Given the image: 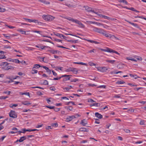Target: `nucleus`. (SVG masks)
Instances as JSON below:
<instances>
[{"label": "nucleus", "instance_id": "f257e3e1", "mask_svg": "<svg viewBox=\"0 0 146 146\" xmlns=\"http://www.w3.org/2000/svg\"><path fill=\"white\" fill-rule=\"evenodd\" d=\"M9 64L6 62H2L1 63L2 65L4 66L3 68L5 70H13L14 67L11 66H8Z\"/></svg>", "mask_w": 146, "mask_h": 146}, {"label": "nucleus", "instance_id": "f03ea898", "mask_svg": "<svg viewBox=\"0 0 146 146\" xmlns=\"http://www.w3.org/2000/svg\"><path fill=\"white\" fill-rule=\"evenodd\" d=\"M69 21L78 24L79 25V27H80L83 28L84 27V25L80 21L77 19H74L71 18L69 19Z\"/></svg>", "mask_w": 146, "mask_h": 146}, {"label": "nucleus", "instance_id": "7ed1b4c3", "mask_svg": "<svg viewBox=\"0 0 146 146\" xmlns=\"http://www.w3.org/2000/svg\"><path fill=\"white\" fill-rule=\"evenodd\" d=\"M101 50L105 52H107L110 53H115L119 55L120 54L118 53L117 52L108 48H106L105 49L101 48Z\"/></svg>", "mask_w": 146, "mask_h": 146}, {"label": "nucleus", "instance_id": "20e7f679", "mask_svg": "<svg viewBox=\"0 0 146 146\" xmlns=\"http://www.w3.org/2000/svg\"><path fill=\"white\" fill-rule=\"evenodd\" d=\"M43 18L46 21H50L53 20L54 17L50 15H45L42 16Z\"/></svg>", "mask_w": 146, "mask_h": 146}, {"label": "nucleus", "instance_id": "39448f33", "mask_svg": "<svg viewBox=\"0 0 146 146\" xmlns=\"http://www.w3.org/2000/svg\"><path fill=\"white\" fill-rule=\"evenodd\" d=\"M9 114V116L13 118H15L17 117V114L15 111L11 110Z\"/></svg>", "mask_w": 146, "mask_h": 146}, {"label": "nucleus", "instance_id": "423d86ee", "mask_svg": "<svg viewBox=\"0 0 146 146\" xmlns=\"http://www.w3.org/2000/svg\"><path fill=\"white\" fill-rule=\"evenodd\" d=\"M101 34H102L104 36L107 37H111L114 36V35H111L103 30H101Z\"/></svg>", "mask_w": 146, "mask_h": 146}, {"label": "nucleus", "instance_id": "0eeeda50", "mask_svg": "<svg viewBox=\"0 0 146 146\" xmlns=\"http://www.w3.org/2000/svg\"><path fill=\"white\" fill-rule=\"evenodd\" d=\"M76 117L74 116V115L68 116L66 119V121L67 122H69L71 121L73 119L76 118Z\"/></svg>", "mask_w": 146, "mask_h": 146}, {"label": "nucleus", "instance_id": "6e6552de", "mask_svg": "<svg viewBox=\"0 0 146 146\" xmlns=\"http://www.w3.org/2000/svg\"><path fill=\"white\" fill-rule=\"evenodd\" d=\"M125 21L127 22L128 23H129V24H131V25L134 26L136 27L137 28H138V29H141L137 25V24H136V23H132L131 22L128 21H127V20L126 19H125Z\"/></svg>", "mask_w": 146, "mask_h": 146}, {"label": "nucleus", "instance_id": "1a4fd4ad", "mask_svg": "<svg viewBox=\"0 0 146 146\" xmlns=\"http://www.w3.org/2000/svg\"><path fill=\"white\" fill-rule=\"evenodd\" d=\"M35 46L36 48H40L42 50H44L45 49V48H50V47L48 46H38V45H36Z\"/></svg>", "mask_w": 146, "mask_h": 146}, {"label": "nucleus", "instance_id": "9d476101", "mask_svg": "<svg viewBox=\"0 0 146 146\" xmlns=\"http://www.w3.org/2000/svg\"><path fill=\"white\" fill-rule=\"evenodd\" d=\"M70 76L69 75H62L60 77H57L55 78H54L53 79H52L53 80H58L60 79V78H61L62 77H65V76Z\"/></svg>", "mask_w": 146, "mask_h": 146}, {"label": "nucleus", "instance_id": "9b49d317", "mask_svg": "<svg viewBox=\"0 0 146 146\" xmlns=\"http://www.w3.org/2000/svg\"><path fill=\"white\" fill-rule=\"evenodd\" d=\"M85 9L86 10H87L88 11H92V12L94 13L97 14V13H95L94 10H92V8L89 7L88 6L85 7Z\"/></svg>", "mask_w": 146, "mask_h": 146}, {"label": "nucleus", "instance_id": "f8f14e48", "mask_svg": "<svg viewBox=\"0 0 146 146\" xmlns=\"http://www.w3.org/2000/svg\"><path fill=\"white\" fill-rule=\"evenodd\" d=\"M108 69L106 67H101V72H107Z\"/></svg>", "mask_w": 146, "mask_h": 146}, {"label": "nucleus", "instance_id": "ddd939ff", "mask_svg": "<svg viewBox=\"0 0 146 146\" xmlns=\"http://www.w3.org/2000/svg\"><path fill=\"white\" fill-rule=\"evenodd\" d=\"M74 74H77L78 71L77 68H74L72 67L71 71Z\"/></svg>", "mask_w": 146, "mask_h": 146}, {"label": "nucleus", "instance_id": "4468645a", "mask_svg": "<svg viewBox=\"0 0 146 146\" xmlns=\"http://www.w3.org/2000/svg\"><path fill=\"white\" fill-rule=\"evenodd\" d=\"M54 35L56 36H58L61 38H62V37H63V38H64V37H66V36H64L63 35L58 33H55Z\"/></svg>", "mask_w": 146, "mask_h": 146}, {"label": "nucleus", "instance_id": "2eb2a0df", "mask_svg": "<svg viewBox=\"0 0 146 146\" xmlns=\"http://www.w3.org/2000/svg\"><path fill=\"white\" fill-rule=\"evenodd\" d=\"M27 137L25 136H23L21 137L19 140V142H23L24 140L26 139Z\"/></svg>", "mask_w": 146, "mask_h": 146}, {"label": "nucleus", "instance_id": "dca6fc26", "mask_svg": "<svg viewBox=\"0 0 146 146\" xmlns=\"http://www.w3.org/2000/svg\"><path fill=\"white\" fill-rule=\"evenodd\" d=\"M80 124L82 125L83 126H85L87 124V122L85 119L81 121Z\"/></svg>", "mask_w": 146, "mask_h": 146}, {"label": "nucleus", "instance_id": "f3484780", "mask_svg": "<svg viewBox=\"0 0 146 146\" xmlns=\"http://www.w3.org/2000/svg\"><path fill=\"white\" fill-rule=\"evenodd\" d=\"M79 131H84L87 132L88 130V129H86V128L85 127H82L79 129Z\"/></svg>", "mask_w": 146, "mask_h": 146}, {"label": "nucleus", "instance_id": "a211bd4d", "mask_svg": "<svg viewBox=\"0 0 146 146\" xmlns=\"http://www.w3.org/2000/svg\"><path fill=\"white\" fill-rule=\"evenodd\" d=\"M34 68H33V67L32 68L31 72V73L32 74H36V73H37L38 72V71L37 70L34 69Z\"/></svg>", "mask_w": 146, "mask_h": 146}, {"label": "nucleus", "instance_id": "6ab92c4d", "mask_svg": "<svg viewBox=\"0 0 146 146\" xmlns=\"http://www.w3.org/2000/svg\"><path fill=\"white\" fill-rule=\"evenodd\" d=\"M42 67V66H40L39 64H35L34 65V67H33V68H38L39 67Z\"/></svg>", "mask_w": 146, "mask_h": 146}, {"label": "nucleus", "instance_id": "aec40b11", "mask_svg": "<svg viewBox=\"0 0 146 146\" xmlns=\"http://www.w3.org/2000/svg\"><path fill=\"white\" fill-rule=\"evenodd\" d=\"M65 108L67 110H69L70 111H72L73 108L72 106H66L65 107Z\"/></svg>", "mask_w": 146, "mask_h": 146}, {"label": "nucleus", "instance_id": "412c9836", "mask_svg": "<svg viewBox=\"0 0 146 146\" xmlns=\"http://www.w3.org/2000/svg\"><path fill=\"white\" fill-rule=\"evenodd\" d=\"M127 59L128 60H131L133 61H136V60L131 57H128L127 58Z\"/></svg>", "mask_w": 146, "mask_h": 146}, {"label": "nucleus", "instance_id": "4be33fe9", "mask_svg": "<svg viewBox=\"0 0 146 146\" xmlns=\"http://www.w3.org/2000/svg\"><path fill=\"white\" fill-rule=\"evenodd\" d=\"M22 104L25 105H30L31 104L30 103H29V102L27 101L23 102H22Z\"/></svg>", "mask_w": 146, "mask_h": 146}, {"label": "nucleus", "instance_id": "5701e85b", "mask_svg": "<svg viewBox=\"0 0 146 146\" xmlns=\"http://www.w3.org/2000/svg\"><path fill=\"white\" fill-rule=\"evenodd\" d=\"M50 51L51 53H52L53 54H56L57 53V52H59L58 50H50Z\"/></svg>", "mask_w": 146, "mask_h": 146}, {"label": "nucleus", "instance_id": "b1692460", "mask_svg": "<svg viewBox=\"0 0 146 146\" xmlns=\"http://www.w3.org/2000/svg\"><path fill=\"white\" fill-rule=\"evenodd\" d=\"M95 115L96 117L99 119H100V114L98 112H96L95 113Z\"/></svg>", "mask_w": 146, "mask_h": 146}, {"label": "nucleus", "instance_id": "393cba45", "mask_svg": "<svg viewBox=\"0 0 146 146\" xmlns=\"http://www.w3.org/2000/svg\"><path fill=\"white\" fill-rule=\"evenodd\" d=\"M106 61L107 62H109L111 64H114V62L116 61L115 60H106Z\"/></svg>", "mask_w": 146, "mask_h": 146}, {"label": "nucleus", "instance_id": "a878e982", "mask_svg": "<svg viewBox=\"0 0 146 146\" xmlns=\"http://www.w3.org/2000/svg\"><path fill=\"white\" fill-rule=\"evenodd\" d=\"M40 1L42 3L46 4H48L50 3L49 2H46L45 1V0H40Z\"/></svg>", "mask_w": 146, "mask_h": 146}, {"label": "nucleus", "instance_id": "bb28decb", "mask_svg": "<svg viewBox=\"0 0 146 146\" xmlns=\"http://www.w3.org/2000/svg\"><path fill=\"white\" fill-rule=\"evenodd\" d=\"M23 133H25L26 131L31 132V129H26L25 128H24L23 129Z\"/></svg>", "mask_w": 146, "mask_h": 146}, {"label": "nucleus", "instance_id": "cd10ccee", "mask_svg": "<svg viewBox=\"0 0 146 146\" xmlns=\"http://www.w3.org/2000/svg\"><path fill=\"white\" fill-rule=\"evenodd\" d=\"M71 69H72V67H70L68 68V69H65V71L67 72H68L71 71Z\"/></svg>", "mask_w": 146, "mask_h": 146}, {"label": "nucleus", "instance_id": "c85d7f7f", "mask_svg": "<svg viewBox=\"0 0 146 146\" xmlns=\"http://www.w3.org/2000/svg\"><path fill=\"white\" fill-rule=\"evenodd\" d=\"M124 83H125V82L124 81H123L122 80L118 81L116 82V83L117 84H123Z\"/></svg>", "mask_w": 146, "mask_h": 146}, {"label": "nucleus", "instance_id": "c756f323", "mask_svg": "<svg viewBox=\"0 0 146 146\" xmlns=\"http://www.w3.org/2000/svg\"><path fill=\"white\" fill-rule=\"evenodd\" d=\"M101 17H102L103 18L107 19H110V18L109 17L105 15H101Z\"/></svg>", "mask_w": 146, "mask_h": 146}, {"label": "nucleus", "instance_id": "7c9ffc66", "mask_svg": "<svg viewBox=\"0 0 146 146\" xmlns=\"http://www.w3.org/2000/svg\"><path fill=\"white\" fill-rule=\"evenodd\" d=\"M129 10H131L132 11L136 12H139V11H138L137 10H136L134 8L132 7H131V8H129Z\"/></svg>", "mask_w": 146, "mask_h": 146}, {"label": "nucleus", "instance_id": "2f4dec72", "mask_svg": "<svg viewBox=\"0 0 146 146\" xmlns=\"http://www.w3.org/2000/svg\"><path fill=\"white\" fill-rule=\"evenodd\" d=\"M94 30L96 32H97L98 33H100V30L98 29L97 28H95L94 29Z\"/></svg>", "mask_w": 146, "mask_h": 146}, {"label": "nucleus", "instance_id": "473e14b6", "mask_svg": "<svg viewBox=\"0 0 146 146\" xmlns=\"http://www.w3.org/2000/svg\"><path fill=\"white\" fill-rule=\"evenodd\" d=\"M129 75L131 77H134L135 79H137V76L136 75H134L131 74H129Z\"/></svg>", "mask_w": 146, "mask_h": 146}, {"label": "nucleus", "instance_id": "72a5a7b5", "mask_svg": "<svg viewBox=\"0 0 146 146\" xmlns=\"http://www.w3.org/2000/svg\"><path fill=\"white\" fill-rule=\"evenodd\" d=\"M55 70H62V69L63 68V67H60V66H57L56 67Z\"/></svg>", "mask_w": 146, "mask_h": 146}, {"label": "nucleus", "instance_id": "f704fd0d", "mask_svg": "<svg viewBox=\"0 0 146 146\" xmlns=\"http://www.w3.org/2000/svg\"><path fill=\"white\" fill-rule=\"evenodd\" d=\"M3 36L7 38V39H9L11 38V36H7V34H3Z\"/></svg>", "mask_w": 146, "mask_h": 146}, {"label": "nucleus", "instance_id": "c9c22d12", "mask_svg": "<svg viewBox=\"0 0 146 146\" xmlns=\"http://www.w3.org/2000/svg\"><path fill=\"white\" fill-rule=\"evenodd\" d=\"M145 121L144 120H141L139 124L140 125H145Z\"/></svg>", "mask_w": 146, "mask_h": 146}, {"label": "nucleus", "instance_id": "e433bc0d", "mask_svg": "<svg viewBox=\"0 0 146 146\" xmlns=\"http://www.w3.org/2000/svg\"><path fill=\"white\" fill-rule=\"evenodd\" d=\"M101 107L102 108H101V110H106V109H107L108 108V107L107 106H105V107H103L102 106H101Z\"/></svg>", "mask_w": 146, "mask_h": 146}, {"label": "nucleus", "instance_id": "4c0bfd02", "mask_svg": "<svg viewBox=\"0 0 146 146\" xmlns=\"http://www.w3.org/2000/svg\"><path fill=\"white\" fill-rule=\"evenodd\" d=\"M43 84H44V85H48V81L46 80H44Z\"/></svg>", "mask_w": 146, "mask_h": 146}, {"label": "nucleus", "instance_id": "58836bf2", "mask_svg": "<svg viewBox=\"0 0 146 146\" xmlns=\"http://www.w3.org/2000/svg\"><path fill=\"white\" fill-rule=\"evenodd\" d=\"M8 98V96H0V99H5Z\"/></svg>", "mask_w": 146, "mask_h": 146}, {"label": "nucleus", "instance_id": "ea45409f", "mask_svg": "<svg viewBox=\"0 0 146 146\" xmlns=\"http://www.w3.org/2000/svg\"><path fill=\"white\" fill-rule=\"evenodd\" d=\"M119 1L120 2H122L123 3H125V4L126 5H127L128 3L125 0H120Z\"/></svg>", "mask_w": 146, "mask_h": 146}, {"label": "nucleus", "instance_id": "a19ab883", "mask_svg": "<svg viewBox=\"0 0 146 146\" xmlns=\"http://www.w3.org/2000/svg\"><path fill=\"white\" fill-rule=\"evenodd\" d=\"M124 131L127 133H129L130 132V130L128 129H124Z\"/></svg>", "mask_w": 146, "mask_h": 146}, {"label": "nucleus", "instance_id": "79ce46f5", "mask_svg": "<svg viewBox=\"0 0 146 146\" xmlns=\"http://www.w3.org/2000/svg\"><path fill=\"white\" fill-rule=\"evenodd\" d=\"M58 123H52V124H51V126L52 127H56L57 126H58Z\"/></svg>", "mask_w": 146, "mask_h": 146}, {"label": "nucleus", "instance_id": "37998d69", "mask_svg": "<svg viewBox=\"0 0 146 146\" xmlns=\"http://www.w3.org/2000/svg\"><path fill=\"white\" fill-rule=\"evenodd\" d=\"M46 107L50 109H54V106H46Z\"/></svg>", "mask_w": 146, "mask_h": 146}, {"label": "nucleus", "instance_id": "c03bdc74", "mask_svg": "<svg viewBox=\"0 0 146 146\" xmlns=\"http://www.w3.org/2000/svg\"><path fill=\"white\" fill-rule=\"evenodd\" d=\"M5 11V9L0 7V12H4Z\"/></svg>", "mask_w": 146, "mask_h": 146}, {"label": "nucleus", "instance_id": "a18cd8bd", "mask_svg": "<svg viewBox=\"0 0 146 146\" xmlns=\"http://www.w3.org/2000/svg\"><path fill=\"white\" fill-rule=\"evenodd\" d=\"M18 106L17 104H11L10 105V107L11 108H13V107H16Z\"/></svg>", "mask_w": 146, "mask_h": 146}, {"label": "nucleus", "instance_id": "49530a36", "mask_svg": "<svg viewBox=\"0 0 146 146\" xmlns=\"http://www.w3.org/2000/svg\"><path fill=\"white\" fill-rule=\"evenodd\" d=\"M50 90L53 91H54L55 90H56L55 88L54 87H50Z\"/></svg>", "mask_w": 146, "mask_h": 146}, {"label": "nucleus", "instance_id": "de8ad7c7", "mask_svg": "<svg viewBox=\"0 0 146 146\" xmlns=\"http://www.w3.org/2000/svg\"><path fill=\"white\" fill-rule=\"evenodd\" d=\"M14 62L17 63H19L20 62L17 59H14Z\"/></svg>", "mask_w": 146, "mask_h": 146}, {"label": "nucleus", "instance_id": "09e8293b", "mask_svg": "<svg viewBox=\"0 0 146 146\" xmlns=\"http://www.w3.org/2000/svg\"><path fill=\"white\" fill-rule=\"evenodd\" d=\"M31 22H35V23H39V22L37 20H36L35 19H31Z\"/></svg>", "mask_w": 146, "mask_h": 146}, {"label": "nucleus", "instance_id": "8fccbe9b", "mask_svg": "<svg viewBox=\"0 0 146 146\" xmlns=\"http://www.w3.org/2000/svg\"><path fill=\"white\" fill-rule=\"evenodd\" d=\"M19 83L20 84H22V82H19L15 81L14 84L15 85H17Z\"/></svg>", "mask_w": 146, "mask_h": 146}, {"label": "nucleus", "instance_id": "3c124183", "mask_svg": "<svg viewBox=\"0 0 146 146\" xmlns=\"http://www.w3.org/2000/svg\"><path fill=\"white\" fill-rule=\"evenodd\" d=\"M23 19H25L26 21H28V22H31V19H28L27 18H23Z\"/></svg>", "mask_w": 146, "mask_h": 146}, {"label": "nucleus", "instance_id": "603ef678", "mask_svg": "<svg viewBox=\"0 0 146 146\" xmlns=\"http://www.w3.org/2000/svg\"><path fill=\"white\" fill-rule=\"evenodd\" d=\"M21 94L22 95H28V96H29L30 95V94H29V92H28V93H21Z\"/></svg>", "mask_w": 146, "mask_h": 146}, {"label": "nucleus", "instance_id": "864d4df0", "mask_svg": "<svg viewBox=\"0 0 146 146\" xmlns=\"http://www.w3.org/2000/svg\"><path fill=\"white\" fill-rule=\"evenodd\" d=\"M32 88H40V89H44V88H42V87H39V86H35V87H32Z\"/></svg>", "mask_w": 146, "mask_h": 146}, {"label": "nucleus", "instance_id": "5fc2aeb1", "mask_svg": "<svg viewBox=\"0 0 146 146\" xmlns=\"http://www.w3.org/2000/svg\"><path fill=\"white\" fill-rule=\"evenodd\" d=\"M98 104L97 103H94L92 104H90V106H96Z\"/></svg>", "mask_w": 146, "mask_h": 146}, {"label": "nucleus", "instance_id": "6e6d98bb", "mask_svg": "<svg viewBox=\"0 0 146 146\" xmlns=\"http://www.w3.org/2000/svg\"><path fill=\"white\" fill-rule=\"evenodd\" d=\"M88 102H89L92 103L94 102V101L92 99H89Z\"/></svg>", "mask_w": 146, "mask_h": 146}, {"label": "nucleus", "instance_id": "4d7b16f0", "mask_svg": "<svg viewBox=\"0 0 146 146\" xmlns=\"http://www.w3.org/2000/svg\"><path fill=\"white\" fill-rule=\"evenodd\" d=\"M57 46L59 48H66V49H68L67 48H66L65 47H64L63 46H60V45H57Z\"/></svg>", "mask_w": 146, "mask_h": 146}, {"label": "nucleus", "instance_id": "13d9d810", "mask_svg": "<svg viewBox=\"0 0 146 146\" xmlns=\"http://www.w3.org/2000/svg\"><path fill=\"white\" fill-rule=\"evenodd\" d=\"M42 67L45 69L46 71L49 69L48 68L43 66H42Z\"/></svg>", "mask_w": 146, "mask_h": 146}, {"label": "nucleus", "instance_id": "bf43d9fd", "mask_svg": "<svg viewBox=\"0 0 146 146\" xmlns=\"http://www.w3.org/2000/svg\"><path fill=\"white\" fill-rule=\"evenodd\" d=\"M53 74L55 76H57V73H56V72L52 70V71Z\"/></svg>", "mask_w": 146, "mask_h": 146}, {"label": "nucleus", "instance_id": "052dcab7", "mask_svg": "<svg viewBox=\"0 0 146 146\" xmlns=\"http://www.w3.org/2000/svg\"><path fill=\"white\" fill-rule=\"evenodd\" d=\"M54 109V111H56V112L58 111H59V108H55V107H54V109Z\"/></svg>", "mask_w": 146, "mask_h": 146}, {"label": "nucleus", "instance_id": "680f3d73", "mask_svg": "<svg viewBox=\"0 0 146 146\" xmlns=\"http://www.w3.org/2000/svg\"><path fill=\"white\" fill-rule=\"evenodd\" d=\"M128 85H130L131 87H132V86H137V85H135V84H131V83H128Z\"/></svg>", "mask_w": 146, "mask_h": 146}, {"label": "nucleus", "instance_id": "e2e57ef3", "mask_svg": "<svg viewBox=\"0 0 146 146\" xmlns=\"http://www.w3.org/2000/svg\"><path fill=\"white\" fill-rule=\"evenodd\" d=\"M11 93V92L10 91H9L8 92L7 91H5V92H3L4 93V94H7L8 95H9L10 93Z\"/></svg>", "mask_w": 146, "mask_h": 146}, {"label": "nucleus", "instance_id": "0e129e2a", "mask_svg": "<svg viewBox=\"0 0 146 146\" xmlns=\"http://www.w3.org/2000/svg\"><path fill=\"white\" fill-rule=\"evenodd\" d=\"M20 31L21 33L22 34L26 35V32L25 31L22 30H20Z\"/></svg>", "mask_w": 146, "mask_h": 146}, {"label": "nucleus", "instance_id": "69168bd1", "mask_svg": "<svg viewBox=\"0 0 146 146\" xmlns=\"http://www.w3.org/2000/svg\"><path fill=\"white\" fill-rule=\"evenodd\" d=\"M6 26H7L10 29H13L15 28V27L10 25H6Z\"/></svg>", "mask_w": 146, "mask_h": 146}, {"label": "nucleus", "instance_id": "338daca9", "mask_svg": "<svg viewBox=\"0 0 146 146\" xmlns=\"http://www.w3.org/2000/svg\"><path fill=\"white\" fill-rule=\"evenodd\" d=\"M33 32L34 33H37L39 34H40L41 32L40 31H33Z\"/></svg>", "mask_w": 146, "mask_h": 146}, {"label": "nucleus", "instance_id": "774afa93", "mask_svg": "<svg viewBox=\"0 0 146 146\" xmlns=\"http://www.w3.org/2000/svg\"><path fill=\"white\" fill-rule=\"evenodd\" d=\"M5 136H2L1 138H0V140H1V141H2L4 139L5 137Z\"/></svg>", "mask_w": 146, "mask_h": 146}]
</instances>
